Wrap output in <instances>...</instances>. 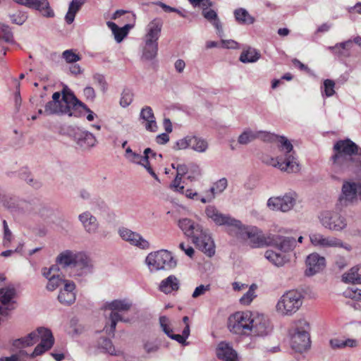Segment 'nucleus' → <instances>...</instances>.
Wrapping results in <instances>:
<instances>
[{
    "instance_id": "f257e3e1",
    "label": "nucleus",
    "mask_w": 361,
    "mask_h": 361,
    "mask_svg": "<svg viewBox=\"0 0 361 361\" xmlns=\"http://www.w3.org/2000/svg\"><path fill=\"white\" fill-rule=\"evenodd\" d=\"M228 329L238 336H264L271 331L269 321L263 314L248 310L231 314L227 320Z\"/></svg>"
},
{
    "instance_id": "f03ea898",
    "label": "nucleus",
    "mask_w": 361,
    "mask_h": 361,
    "mask_svg": "<svg viewBox=\"0 0 361 361\" xmlns=\"http://www.w3.org/2000/svg\"><path fill=\"white\" fill-rule=\"evenodd\" d=\"M231 234L252 248L276 245L281 250L286 251L290 250L293 243V240L283 238V235H281L264 234L258 227L246 226L239 220Z\"/></svg>"
},
{
    "instance_id": "7ed1b4c3",
    "label": "nucleus",
    "mask_w": 361,
    "mask_h": 361,
    "mask_svg": "<svg viewBox=\"0 0 361 361\" xmlns=\"http://www.w3.org/2000/svg\"><path fill=\"white\" fill-rule=\"evenodd\" d=\"M357 155L361 157V148L355 142L349 138L337 140L330 157L332 169L337 173L353 171L360 163Z\"/></svg>"
},
{
    "instance_id": "20e7f679",
    "label": "nucleus",
    "mask_w": 361,
    "mask_h": 361,
    "mask_svg": "<svg viewBox=\"0 0 361 361\" xmlns=\"http://www.w3.org/2000/svg\"><path fill=\"white\" fill-rule=\"evenodd\" d=\"M80 106V102L74 94L68 89L64 88L62 96L59 92L53 94L52 100L45 105L44 113L47 115L57 114L77 117Z\"/></svg>"
},
{
    "instance_id": "39448f33",
    "label": "nucleus",
    "mask_w": 361,
    "mask_h": 361,
    "mask_svg": "<svg viewBox=\"0 0 361 361\" xmlns=\"http://www.w3.org/2000/svg\"><path fill=\"white\" fill-rule=\"evenodd\" d=\"M39 339H40V343L30 354L31 357H35L52 348L54 343V338L50 329L45 327H39L25 336L14 340L13 345L16 348H26L33 345Z\"/></svg>"
},
{
    "instance_id": "423d86ee",
    "label": "nucleus",
    "mask_w": 361,
    "mask_h": 361,
    "mask_svg": "<svg viewBox=\"0 0 361 361\" xmlns=\"http://www.w3.org/2000/svg\"><path fill=\"white\" fill-rule=\"evenodd\" d=\"M56 263L63 268H73L78 276H87L94 269L92 259L85 252L73 250L61 252L56 258Z\"/></svg>"
},
{
    "instance_id": "0eeeda50",
    "label": "nucleus",
    "mask_w": 361,
    "mask_h": 361,
    "mask_svg": "<svg viewBox=\"0 0 361 361\" xmlns=\"http://www.w3.org/2000/svg\"><path fill=\"white\" fill-rule=\"evenodd\" d=\"M310 324L304 317L294 319L288 330L290 345L298 352H304L311 345Z\"/></svg>"
},
{
    "instance_id": "6e6552de",
    "label": "nucleus",
    "mask_w": 361,
    "mask_h": 361,
    "mask_svg": "<svg viewBox=\"0 0 361 361\" xmlns=\"http://www.w3.org/2000/svg\"><path fill=\"white\" fill-rule=\"evenodd\" d=\"M302 303V294L296 290H290L279 298L274 310L279 316L291 317L300 309Z\"/></svg>"
},
{
    "instance_id": "1a4fd4ad",
    "label": "nucleus",
    "mask_w": 361,
    "mask_h": 361,
    "mask_svg": "<svg viewBox=\"0 0 361 361\" xmlns=\"http://www.w3.org/2000/svg\"><path fill=\"white\" fill-rule=\"evenodd\" d=\"M361 201V177L358 179H344L336 200V206L347 208Z\"/></svg>"
},
{
    "instance_id": "9d476101",
    "label": "nucleus",
    "mask_w": 361,
    "mask_h": 361,
    "mask_svg": "<svg viewBox=\"0 0 361 361\" xmlns=\"http://www.w3.org/2000/svg\"><path fill=\"white\" fill-rule=\"evenodd\" d=\"M133 307V302L130 299L118 298L109 302L104 305V308L111 311L109 314V327L106 326L104 329L106 331L114 332L118 322H128V319L124 318L119 312H128Z\"/></svg>"
},
{
    "instance_id": "9b49d317",
    "label": "nucleus",
    "mask_w": 361,
    "mask_h": 361,
    "mask_svg": "<svg viewBox=\"0 0 361 361\" xmlns=\"http://www.w3.org/2000/svg\"><path fill=\"white\" fill-rule=\"evenodd\" d=\"M145 264L150 272H156L174 269L177 262L171 252L166 250H160L149 253L145 258Z\"/></svg>"
},
{
    "instance_id": "f8f14e48",
    "label": "nucleus",
    "mask_w": 361,
    "mask_h": 361,
    "mask_svg": "<svg viewBox=\"0 0 361 361\" xmlns=\"http://www.w3.org/2000/svg\"><path fill=\"white\" fill-rule=\"evenodd\" d=\"M309 240L313 247L319 249L343 248L348 252L353 249L350 244L344 243L341 239L334 235H324L318 231L310 232Z\"/></svg>"
},
{
    "instance_id": "ddd939ff",
    "label": "nucleus",
    "mask_w": 361,
    "mask_h": 361,
    "mask_svg": "<svg viewBox=\"0 0 361 361\" xmlns=\"http://www.w3.org/2000/svg\"><path fill=\"white\" fill-rule=\"evenodd\" d=\"M317 218L321 226L330 231L342 232L348 226L346 218L334 210H323L319 213Z\"/></svg>"
},
{
    "instance_id": "4468645a",
    "label": "nucleus",
    "mask_w": 361,
    "mask_h": 361,
    "mask_svg": "<svg viewBox=\"0 0 361 361\" xmlns=\"http://www.w3.org/2000/svg\"><path fill=\"white\" fill-rule=\"evenodd\" d=\"M172 149L175 151L190 149L197 153H205L209 149L207 140L202 137L188 135L173 143Z\"/></svg>"
},
{
    "instance_id": "2eb2a0df",
    "label": "nucleus",
    "mask_w": 361,
    "mask_h": 361,
    "mask_svg": "<svg viewBox=\"0 0 361 361\" xmlns=\"http://www.w3.org/2000/svg\"><path fill=\"white\" fill-rule=\"evenodd\" d=\"M264 161L267 164L288 173H297L300 172L301 169L295 152L285 154L283 159L280 157L276 158L269 157L264 159Z\"/></svg>"
},
{
    "instance_id": "dca6fc26",
    "label": "nucleus",
    "mask_w": 361,
    "mask_h": 361,
    "mask_svg": "<svg viewBox=\"0 0 361 361\" xmlns=\"http://www.w3.org/2000/svg\"><path fill=\"white\" fill-rule=\"evenodd\" d=\"M297 198L296 192H288L283 195L269 197L267 202V207L271 211L288 212L295 207Z\"/></svg>"
},
{
    "instance_id": "f3484780",
    "label": "nucleus",
    "mask_w": 361,
    "mask_h": 361,
    "mask_svg": "<svg viewBox=\"0 0 361 361\" xmlns=\"http://www.w3.org/2000/svg\"><path fill=\"white\" fill-rule=\"evenodd\" d=\"M154 155L155 153L150 148H146L144 150L143 155H142L133 152L130 147H128L126 148L124 156L128 161L143 166L157 181L160 182L159 178L151 167L149 162V157Z\"/></svg>"
},
{
    "instance_id": "a211bd4d",
    "label": "nucleus",
    "mask_w": 361,
    "mask_h": 361,
    "mask_svg": "<svg viewBox=\"0 0 361 361\" xmlns=\"http://www.w3.org/2000/svg\"><path fill=\"white\" fill-rule=\"evenodd\" d=\"M283 238L293 240V247L290 250L284 251L281 250L276 245H270L271 246H274V247H276L277 249V251L274 250L272 249H269L264 252V255L265 259H267L271 264L276 267H282L288 262H289L290 257L288 255V253L293 251L294 249L296 247V241L293 237H288L283 235Z\"/></svg>"
},
{
    "instance_id": "6ab92c4d",
    "label": "nucleus",
    "mask_w": 361,
    "mask_h": 361,
    "mask_svg": "<svg viewBox=\"0 0 361 361\" xmlns=\"http://www.w3.org/2000/svg\"><path fill=\"white\" fill-rule=\"evenodd\" d=\"M204 212L207 218L216 225L226 226L231 233L238 221L231 215L223 214L214 205L207 206Z\"/></svg>"
},
{
    "instance_id": "aec40b11",
    "label": "nucleus",
    "mask_w": 361,
    "mask_h": 361,
    "mask_svg": "<svg viewBox=\"0 0 361 361\" xmlns=\"http://www.w3.org/2000/svg\"><path fill=\"white\" fill-rule=\"evenodd\" d=\"M305 263V275L308 277L321 273L325 269L326 266V258L318 252H312L308 255Z\"/></svg>"
},
{
    "instance_id": "412c9836",
    "label": "nucleus",
    "mask_w": 361,
    "mask_h": 361,
    "mask_svg": "<svg viewBox=\"0 0 361 361\" xmlns=\"http://www.w3.org/2000/svg\"><path fill=\"white\" fill-rule=\"evenodd\" d=\"M78 219L85 233L92 235L97 233L100 228V224L97 216L88 211H84L78 216Z\"/></svg>"
},
{
    "instance_id": "4be33fe9",
    "label": "nucleus",
    "mask_w": 361,
    "mask_h": 361,
    "mask_svg": "<svg viewBox=\"0 0 361 361\" xmlns=\"http://www.w3.org/2000/svg\"><path fill=\"white\" fill-rule=\"evenodd\" d=\"M192 242L207 256L211 257L214 255L215 244L211 235L206 230H203L195 236Z\"/></svg>"
},
{
    "instance_id": "5701e85b",
    "label": "nucleus",
    "mask_w": 361,
    "mask_h": 361,
    "mask_svg": "<svg viewBox=\"0 0 361 361\" xmlns=\"http://www.w3.org/2000/svg\"><path fill=\"white\" fill-rule=\"evenodd\" d=\"M76 285L71 280H66L59 288L57 299L59 302L65 306L73 305L76 300Z\"/></svg>"
},
{
    "instance_id": "b1692460",
    "label": "nucleus",
    "mask_w": 361,
    "mask_h": 361,
    "mask_svg": "<svg viewBox=\"0 0 361 361\" xmlns=\"http://www.w3.org/2000/svg\"><path fill=\"white\" fill-rule=\"evenodd\" d=\"M118 232L120 237L123 240L128 242L131 245L142 250L149 248V243L140 233L134 232L127 228H121L118 229Z\"/></svg>"
},
{
    "instance_id": "393cba45",
    "label": "nucleus",
    "mask_w": 361,
    "mask_h": 361,
    "mask_svg": "<svg viewBox=\"0 0 361 361\" xmlns=\"http://www.w3.org/2000/svg\"><path fill=\"white\" fill-rule=\"evenodd\" d=\"M207 1L208 5L203 6L200 4L197 6L202 8V16L212 24L216 30V34L221 37L224 35L222 24L218 18L216 12L213 9L209 8L212 6V2L209 0H207Z\"/></svg>"
},
{
    "instance_id": "a878e982",
    "label": "nucleus",
    "mask_w": 361,
    "mask_h": 361,
    "mask_svg": "<svg viewBox=\"0 0 361 361\" xmlns=\"http://www.w3.org/2000/svg\"><path fill=\"white\" fill-rule=\"evenodd\" d=\"M140 118L147 131L156 132L158 130L156 118L150 106H145L141 109Z\"/></svg>"
},
{
    "instance_id": "bb28decb",
    "label": "nucleus",
    "mask_w": 361,
    "mask_h": 361,
    "mask_svg": "<svg viewBox=\"0 0 361 361\" xmlns=\"http://www.w3.org/2000/svg\"><path fill=\"white\" fill-rule=\"evenodd\" d=\"M178 226L185 235L191 237L192 240L204 230L201 225L188 218L180 219Z\"/></svg>"
},
{
    "instance_id": "cd10ccee",
    "label": "nucleus",
    "mask_w": 361,
    "mask_h": 361,
    "mask_svg": "<svg viewBox=\"0 0 361 361\" xmlns=\"http://www.w3.org/2000/svg\"><path fill=\"white\" fill-rule=\"evenodd\" d=\"M74 139L78 145L84 149L94 147L97 142L95 136L88 131L78 130L75 133Z\"/></svg>"
},
{
    "instance_id": "c85d7f7f",
    "label": "nucleus",
    "mask_w": 361,
    "mask_h": 361,
    "mask_svg": "<svg viewBox=\"0 0 361 361\" xmlns=\"http://www.w3.org/2000/svg\"><path fill=\"white\" fill-rule=\"evenodd\" d=\"M227 186L228 180L226 178L219 179L213 183L211 188L205 190V197L207 198H204L203 200L204 202H209V203L212 202L216 198V196L222 193L226 189Z\"/></svg>"
},
{
    "instance_id": "c756f323",
    "label": "nucleus",
    "mask_w": 361,
    "mask_h": 361,
    "mask_svg": "<svg viewBox=\"0 0 361 361\" xmlns=\"http://www.w3.org/2000/svg\"><path fill=\"white\" fill-rule=\"evenodd\" d=\"M27 7L39 11L46 18H54L55 13L48 0H30Z\"/></svg>"
},
{
    "instance_id": "7c9ffc66",
    "label": "nucleus",
    "mask_w": 361,
    "mask_h": 361,
    "mask_svg": "<svg viewBox=\"0 0 361 361\" xmlns=\"http://www.w3.org/2000/svg\"><path fill=\"white\" fill-rule=\"evenodd\" d=\"M267 133L247 128L239 135L238 142L246 145L257 138H266Z\"/></svg>"
},
{
    "instance_id": "2f4dec72",
    "label": "nucleus",
    "mask_w": 361,
    "mask_h": 361,
    "mask_svg": "<svg viewBox=\"0 0 361 361\" xmlns=\"http://www.w3.org/2000/svg\"><path fill=\"white\" fill-rule=\"evenodd\" d=\"M216 353L219 359L224 361H235L238 357L235 350L226 342H221L218 344Z\"/></svg>"
},
{
    "instance_id": "473e14b6",
    "label": "nucleus",
    "mask_w": 361,
    "mask_h": 361,
    "mask_svg": "<svg viewBox=\"0 0 361 361\" xmlns=\"http://www.w3.org/2000/svg\"><path fill=\"white\" fill-rule=\"evenodd\" d=\"M162 23L159 19H154L147 25L144 40L157 42L161 32Z\"/></svg>"
},
{
    "instance_id": "72a5a7b5",
    "label": "nucleus",
    "mask_w": 361,
    "mask_h": 361,
    "mask_svg": "<svg viewBox=\"0 0 361 361\" xmlns=\"http://www.w3.org/2000/svg\"><path fill=\"white\" fill-rule=\"evenodd\" d=\"M267 137L275 142L279 151L283 153V155L294 152L293 146L287 137L269 133H267Z\"/></svg>"
},
{
    "instance_id": "f704fd0d",
    "label": "nucleus",
    "mask_w": 361,
    "mask_h": 361,
    "mask_svg": "<svg viewBox=\"0 0 361 361\" xmlns=\"http://www.w3.org/2000/svg\"><path fill=\"white\" fill-rule=\"evenodd\" d=\"M179 286L180 281L174 275H170L160 282L159 290L165 294H169L173 291L178 290Z\"/></svg>"
},
{
    "instance_id": "c9c22d12",
    "label": "nucleus",
    "mask_w": 361,
    "mask_h": 361,
    "mask_svg": "<svg viewBox=\"0 0 361 361\" xmlns=\"http://www.w3.org/2000/svg\"><path fill=\"white\" fill-rule=\"evenodd\" d=\"M158 51V43L144 40L141 47V59L143 61H152L157 56Z\"/></svg>"
},
{
    "instance_id": "e433bc0d",
    "label": "nucleus",
    "mask_w": 361,
    "mask_h": 361,
    "mask_svg": "<svg viewBox=\"0 0 361 361\" xmlns=\"http://www.w3.org/2000/svg\"><path fill=\"white\" fill-rule=\"evenodd\" d=\"M235 20L239 25H252L255 22V18L252 16L245 8H238L233 11Z\"/></svg>"
},
{
    "instance_id": "4c0bfd02",
    "label": "nucleus",
    "mask_w": 361,
    "mask_h": 361,
    "mask_svg": "<svg viewBox=\"0 0 361 361\" xmlns=\"http://www.w3.org/2000/svg\"><path fill=\"white\" fill-rule=\"evenodd\" d=\"M353 47V42L349 39L343 42L337 43L334 46L329 47L328 49L330 50L334 54L338 56L348 57L350 54V50Z\"/></svg>"
},
{
    "instance_id": "58836bf2",
    "label": "nucleus",
    "mask_w": 361,
    "mask_h": 361,
    "mask_svg": "<svg viewBox=\"0 0 361 361\" xmlns=\"http://www.w3.org/2000/svg\"><path fill=\"white\" fill-rule=\"evenodd\" d=\"M86 0H72L69 5L68 11L65 16V21L68 24L73 23L77 13L80 10Z\"/></svg>"
},
{
    "instance_id": "ea45409f",
    "label": "nucleus",
    "mask_w": 361,
    "mask_h": 361,
    "mask_svg": "<svg viewBox=\"0 0 361 361\" xmlns=\"http://www.w3.org/2000/svg\"><path fill=\"white\" fill-rule=\"evenodd\" d=\"M261 54L259 51L253 47H248L243 50L239 60L243 63H252L257 62Z\"/></svg>"
},
{
    "instance_id": "a19ab883",
    "label": "nucleus",
    "mask_w": 361,
    "mask_h": 361,
    "mask_svg": "<svg viewBox=\"0 0 361 361\" xmlns=\"http://www.w3.org/2000/svg\"><path fill=\"white\" fill-rule=\"evenodd\" d=\"M108 27L111 30L115 40L120 43L124 37L128 35L129 30L131 28L130 25H126L122 27H119L116 23L113 22H107Z\"/></svg>"
},
{
    "instance_id": "79ce46f5",
    "label": "nucleus",
    "mask_w": 361,
    "mask_h": 361,
    "mask_svg": "<svg viewBox=\"0 0 361 361\" xmlns=\"http://www.w3.org/2000/svg\"><path fill=\"white\" fill-rule=\"evenodd\" d=\"M360 267V265L352 267L342 276L343 281L345 283H361V273L359 272Z\"/></svg>"
},
{
    "instance_id": "37998d69",
    "label": "nucleus",
    "mask_w": 361,
    "mask_h": 361,
    "mask_svg": "<svg viewBox=\"0 0 361 361\" xmlns=\"http://www.w3.org/2000/svg\"><path fill=\"white\" fill-rule=\"evenodd\" d=\"M185 195V197L189 200H192L193 201H200L202 204L209 203V202H204L203 200L206 195L205 190L202 192H198L193 188H187L186 190L183 189V192H181Z\"/></svg>"
},
{
    "instance_id": "c03bdc74",
    "label": "nucleus",
    "mask_w": 361,
    "mask_h": 361,
    "mask_svg": "<svg viewBox=\"0 0 361 361\" xmlns=\"http://www.w3.org/2000/svg\"><path fill=\"white\" fill-rule=\"evenodd\" d=\"M66 331L69 335L75 336L83 332L84 327L79 323L77 319L73 318L70 320Z\"/></svg>"
},
{
    "instance_id": "a18cd8bd",
    "label": "nucleus",
    "mask_w": 361,
    "mask_h": 361,
    "mask_svg": "<svg viewBox=\"0 0 361 361\" xmlns=\"http://www.w3.org/2000/svg\"><path fill=\"white\" fill-rule=\"evenodd\" d=\"M257 286L252 284L248 290L240 298L239 302L242 305H249L256 297L255 290Z\"/></svg>"
},
{
    "instance_id": "49530a36",
    "label": "nucleus",
    "mask_w": 361,
    "mask_h": 361,
    "mask_svg": "<svg viewBox=\"0 0 361 361\" xmlns=\"http://www.w3.org/2000/svg\"><path fill=\"white\" fill-rule=\"evenodd\" d=\"M66 280V279L62 278L60 275L52 276V278L47 281L46 289L48 291H54L58 288H61Z\"/></svg>"
},
{
    "instance_id": "de8ad7c7",
    "label": "nucleus",
    "mask_w": 361,
    "mask_h": 361,
    "mask_svg": "<svg viewBox=\"0 0 361 361\" xmlns=\"http://www.w3.org/2000/svg\"><path fill=\"white\" fill-rule=\"evenodd\" d=\"M159 324L161 329L168 336H169L173 332L171 320L166 316H160L159 318Z\"/></svg>"
},
{
    "instance_id": "09e8293b",
    "label": "nucleus",
    "mask_w": 361,
    "mask_h": 361,
    "mask_svg": "<svg viewBox=\"0 0 361 361\" xmlns=\"http://www.w3.org/2000/svg\"><path fill=\"white\" fill-rule=\"evenodd\" d=\"M62 58L68 63H74L80 60L81 57L75 50L68 49L62 53Z\"/></svg>"
},
{
    "instance_id": "8fccbe9b",
    "label": "nucleus",
    "mask_w": 361,
    "mask_h": 361,
    "mask_svg": "<svg viewBox=\"0 0 361 361\" xmlns=\"http://www.w3.org/2000/svg\"><path fill=\"white\" fill-rule=\"evenodd\" d=\"M335 82L334 80L326 79L324 81L322 92L326 97H332L335 94Z\"/></svg>"
},
{
    "instance_id": "3c124183",
    "label": "nucleus",
    "mask_w": 361,
    "mask_h": 361,
    "mask_svg": "<svg viewBox=\"0 0 361 361\" xmlns=\"http://www.w3.org/2000/svg\"><path fill=\"white\" fill-rule=\"evenodd\" d=\"M133 97L134 94L133 91L129 89H125L121 93L120 105L123 108L128 106L133 102Z\"/></svg>"
},
{
    "instance_id": "603ef678",
    "label": "nucleus",
    "mask_w": 361,
    "mask_h": 361,
    "mask_svg": "<svg viewBox=\"0 0 361 361\" xmlns=\"http://www.w3.org/2000/svg\"><path fill=\"white\" fill-rule=\"evenodd\" d=\"M9 18L13 23L21 25L27 19V15L24 11H18L12 14H10Z\"/></svg>"
},
{
    "instance_id": "864d4df0",
    "label": "nucleus",
    "mask_w": 361,
    "mask_h": 361,
    "mask_svg": "<svg viewBox=\"0 0 361 361\" xmlns=\"http://www.w3.org/2000/svg\"><path fill=\"white\" fill-rule=\"evenodd\" d=\"M80 105H81V106L78 107L79 114L77 117L86 115V119L88 121H92L95 118L97 117V114L91 111L89 108H87L83 103L80 102Z\"/></svg>"
},
{
    "instance_id": "5fc2aeb1",
    "label": "nucleus",
    "mask_w": 361,
    "mask_h": 361,
    "mask_svg": "<svg viewBox=\"0 0 361 361\" xmlns=\"http://www.w3.org/2000/svg\"><path fill=\"white\" fill-rule=\"evenodd\" d=\"M190 334V330H188V328L187 326V327H184V329L182 331V334H174L172 333L169 337L173 340L176 341L177 342H178L180 344L185 345V344H187L186 340L189 337Z\"/></svg>"
},
{
    "instance_id": "6e6d98bb",
    "label": "nucleus",
    "mask_w": 361,
    "mask_h": 361,
    "mask_svg": "<svg viewBox=\"0 0 361 361\" xmlns=\"http://www.w3.org/2000/svg\"><path fill=\"white\" fill-rule=\"evenodd\" d=\"M4 227V237H3V245L4 247H8L13 240V235L11 230L8 228L6 220L3 221Z\"/></svg>"
},
{
    "instance_id": "4d7b16f0",
    "label": "nucleus",
    "mask_w": 361,
    "mask_h": 361,
    "mask_svg": "<svg viewBox=\"0 0 361 361\" xmlns=\"http://www.w3.org/2000/svg\"><path fill=\"white\" fill-rule=\"evenodd\" d=\"M0 37L7 42H13V33L8 25L0 23Z\"/></svg>"
},
{
    "instance_id": "13d9d810",
    "label": "nucleus",
    "mask_w": 361,
    "mask_h": 361,
    "mask_svg": "<svg viewBox=\"0 0 361 361\" xmlns=\"http://www.w3.org/2000/svg\"><path fill=\"white\" fill-rule=\"evenodd\" d=\"M99 345L100 348L104 349L105 351H106L110 355H118V353H117L112 345V343L110 340L107 338H103L99 343Z\"/></svg>"
},
{
    "instance_id": "bf43d9fd",
    "label": "nucleus",
    "mask_w": 361,
    "mask_h": 361,
    "mask_svg": "<svg viewBox=\"0 0 361 361\" xmlns=\"http://www.w3.org/2000/svg\"><path fill=\"white\" fill-rule=\"evenodd\" d=\"M346 298H352L361 302V290L355 288H349L344 292Z\"/></svg>"
},
{
    "instance_id": "052dcab7",
    "label": "nucleus",
    "mask_w": 361,
    "mask_h": 361,
    "mask_svg": "<svg viewBox=\"0 0 361 361\" xmlns=\"http://www.w3.org/2000/svg\"><path fill=\"white\" fill-rule=\"evenodd\" d=\"M143 348L147 353H153L158 350L159 345L154 341H145L143 343Z\"/></svg>"
},
{
    "instance_id": "680f3d73",
    "label": "nucleus",
    "mask_w": 361,
    "mask_h": 361,
    "mask_svg": "<svg viewBox=\"0 0 361 361\" xmlns=\"http://www.w3.org/2000/svg\"><path fill=\"white\" fill-rule=\"evenodd\" d=\"M221 47L225 49H238L240 48V44L233 39H221Z\"/></svg>"
},
{
    "instance_id": "e2e57ef3",
    "label": "nucleus",
    "mask_w": 361,
    "mask_h": 361,
    "mask_svg": "<svg viewBox=\"0 0 361 361\" xmlns=\"http://www.w3.org/2000/svg\"><path fill=\"white\" fill-rule=\"evenodd\" d=\"M329 345L334 350L344 349V338H332L329 340Z\"/></svg>"
},
{
    "instance_id": "0e129e2a",
    "label": "nucleus",
    "mask_w": 361,
    "mask_h": 361,
    "mask_svg": "<svg viewBox=\"0 0 361 361\" xmlns=\"http://www.w3.org/2000/svg\"><path fill=\"white\" fill-rule=\"evenodd\" d=\"M210 288L209 285H200L195 289L192 293V297L194 298H197L201 295L205 294L207 291H208Z\"/></svg>"
},
{
    "instance_id": "69168bd1",
    "label": "nucleus",
    "mask_w": 361,
    "mask_h": 361,
    "mask_svg": "<svg viewBox=\"0 0 361 361\" xmlns=\"http://www.w3.org/2000/svg\"><path fill=\"white\" fill-rule=\"evenodd\" d=\"M181 179L180 177L176 176L175 179L170 185V188L178 192H183L184 186L180 185Z\"/></svg>"
},
{
    "instance_id": "338daca9",
    "label": "nucleus",
    "mask_w": 361,
    "mask_h": 361,
    "mask_svg": "<svg viewBox=\"0 0 361 361\" xmlns=\"http://www.w3.org/2000/svg\"><path fill=\"white\" fill-rule=\"evenodd\" d=\"M94 79L98 83L100 90L104 92L107 90V83L104 77L102 75H95Z\"/></svg>"
},
{
    "instance_id": "774afa93",
    "label": "nucleus",
    "mask_w": 361,
    "mask_h": 361,
    "mask_svg": "<svg viewBox=\"0 0 361 361\" xmlns=\"http://www.w3.org/2000/svg\"><path fill=\"white\" fill-rule=\"evenodd\" d=\"M179 247L181 250H183L185 252V254L187 256L192 257V256L194 255L195 250L190 245H185L184 243H181L179 245Z\"/></svg>"
}]
</instances>
